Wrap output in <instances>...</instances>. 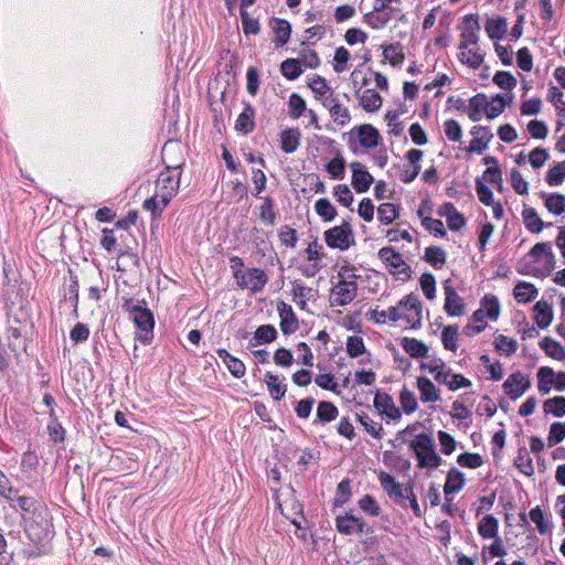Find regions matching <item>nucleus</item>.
<instances>
[{"label":"nucleus","instance_id":"nucleus-1","mask_svg":"<svg viewBox=\"0 0 565 565\" xmlns=\"http://www.w3.org/2000/svg\"><path fill=\"white\" fill-rule=\"evenodd\" d=\"M554 268L551 249H530L522 258L519 271L535 277L545 276Z\"/></svg>","mask_w":565,"mask_h":565},{"label":"nucleus","instance_id":"nucleus-2","mask_svg":"<svg viewBox=\"0 0 565 565\" xmlns=\"http://www.w3.org/2000/svg\"><path fill=\"white\" fill-rule=\"evenodd\" d=\"M409 448L415 452L419 468L435 469L441 465V458L435 451V443L429 435H417L409 441Z\"/></svg>","mask_w":565,"mask_h":565},{"label":"nucleus","instance_id":"nucleus-3","mask_svg":"<svg viewBox=\"0 0 565 565\" xmlns=\"http://www.w3.org/2000/svg\"><path fill=\"white\" fill-rule=\"evenodd\" d=\"M395 321L404 320L407 328L416 329L422 322L420 302L414 295L405 296L396 306H393Z\"/></svg>","mask_w":565,"mask_h":565},{"label":"nucleus","instance_id":"nucleus-4","mask_svg":"<svg viewBox=\"0 0 565 565\" xmlns=\"http://www.w3.org/2000/svg\"><path fill=\"white\" fill-rule=\"evenodd\" d=\"M179 169L180 164L173 168L167 167L158 177L156 192L158 196L162 198L163 205H168L179 191L181 178Z\"/></svg>","mask_w":565,"mask_h":565},{"label":"nucleus","instance_id":"nucleus-5","mask_svg":"<svg viewBox=\"0 0 565 565\" xmlns=\"http://www.w3.org/2000/svg\"><path fill=\"white\" fill-rule=\"evenodd\" d=\"M124 308L140 330L146 332L152 331L154 326L153 315L145 307L143 301L127 298L124 301Z\"/></svg>","mask_w":565,"mask_h":565},{"label":"nucleus","instance_id":"nucleus-6","mask_svg":"<svg viewBox=\"0 0 565 565\" xmlns=\"http://www.w3.org/2000/svg\"><path fill=\"white\" fill-rule=\"evenodd\" d=\"M234 277L241 288L248 289L252 292L260 291L267 282L266 274L257 268L235 270Z\"/></svg>","mask_w":565,"mask_h":565},{"label":"nucleus","instance_id":"nucleus-7","mask_svg":"<svg viewBox=\"0 0 565 565\" xmlns=\"http://www.w3.org/2000/svg\"><path fill=\"white\" fill-rule=\"evenodd\" d=\"M358 295V285L354 280H339L331 289V306H347Z\"/></svg>","mask_w":565,"mask_h":565},{"label":"nucleus","instance_id":"nucleus-8","mask_svg":"<svg viewBox=\"0 0 565 565\" xmlns=\"http://www.w3.org/2000/svg\"><path fill=\"white\" fill-rule=\"evenodd\" d=\"M379 257L394 276L401 279L409 277V266L395 249H379Z\"/></svg>","mask_w":565,"mask_h":565},{"label":"nucleus","instance_id":"nucleus-9","mask_svg":"<svg viewBox=\"0 0 565 565\" xmlns=\"http://www.w3.org/2000/svg\"><path fill=\"white\" fill-rule=\"evenodd\" d=\"M461 42L458 46L459 50H466L469 45H476L479 40L480 23L478 15L468 14L463 18L461 26Z\"/></svg>","mask_w":565,"mask_h":565},{"label":"nucleus","instance_id":"nucleus-10","mask_svg":"<svg viewBox=\"0 0 565 565\" xmlns=\"http://www.w3.org/2000/svg\"><path fill=\"white\" fill-rule=\"evenodd\" d=\"M531 381L527 375L516 372L511 374L503 383L502 387L507 395L511 399L515 401L520 398L526 390H529Z\"/></svg>","mask_w":565,"mask_h":565},{"label":"nucleus","instance_id":"nucleus-11","mask_svg":"<svg viewBox=\"0 0 565 565\" xmlns=\"http://www.w3.org/2000/svg\"><path fill=\"white\" fill-rule=\"evenodd\" d=\"M352 171V186L358 193L366 192L374 179L372 174L365 169L364 164L359 161H353L350 164Z\"/></svg>","mask_w":565,"mask_h":565},{"label":"nucleus","instance_id":"nucleus-12","mask_svg":"<svg viewBox=\"0 0 565 565\" xmlns=\"http://www.w3.org/2000/svg\"><path fill=\"white\" fill-rule=\"evenodd\" d=\"M335 527L341 534L353 535L364 532L365 522L356 518L352 513L338 515L335 519Z\"/></svg>","mask_w":565,"mask_h":565},{"label":"nucleus","instance_id":"nucleus-13","mask_svg":"<svg viewBox=\"0 0 565 565\" xmlns=\"http://www.w3.org/2000/svg\"><path fill=\"white\" fill-rule=\"evenodd\" d=\"M352 230L349 223H343L326 232L328 247H349Z\"/></svg>","mask_w":565,"mask_h":565},{"label":"nucleus","instance_id":"nucleus-14","mask_svg":"<svg viewBox=\"0 0 565 565\" xmlns=\"http://www.w3.org/2000/svg\"><path fill=\"white\" fill-rule=\"evenodd\" d=\"M374 407L382 414L393 420L401 418V412L395 406L391 395L377 392L374 397Z\"/></svg>","mask_w":565,"mask_h":565},{"label":"nucleus","instance_id":"nucleus-15","mask_svg":"<svg viewBox=\"0 0 565 565\" xmlns=\"http://www.w3.org/2000/svg\"><path fill=\"white\" fill-rule=\"evenodd\" d=\"M280 317V329L285 334L294 333L298 329V319L290 305L280 301L277 306Z\"/></svg>","mask_w":565,"mask_h":565},{"label":"nucleus","instance_id":"nucleus-16","mask_svg":"<svg viewBox=\"0 0 565 565\" xmlns=\"http://www.w3.org/2000/svg\"><path fill=\"white\" fill-rule=\"evenodd\" d=\"M379 481L382 489L387 493L390 498L395 500L405 498V489L390 473L381 471L379 475Z\"/></svg>","mask_w":565,"mask_h":565},{"label":"nucleus","instance_id":"nucleus-17","mask_svg":"<svg viewBox=\"0 0 565 565\" xmlns=\"http://www.w3.org/2000/svg\"><path fill=\"white\" fill-rule=\"evenodd\" d=\"M489 100L484 94H477L470 98L467 115L473 122L481 120L482 114L488 115Z\"/></svg>","mask_w":565,"mask_h":565},{"label":"nucleus","instance_id":"nucleus-18","mask_svg":"<svg viewBox=\"0 0 565 565\" xmlns=\"http://www.w3.org/2000/svg\"><path fill=\"white\" fill-rule=\"evenodd\" d=\"M445 310L451 317H459L465 313V305L461 297L457 294V291L449 287H445Z\"/></svg>","mask_w":565,"mask_h":565},{"label":"nucleus","instance_id":"nucleus-19","mask_svg":"<svg viewBox=\"0 0 565 565\" xmlns=\"http://www.w3.org/2000/svg\"><path fill=\"white\" fill-rule=\"evenodd\" d=\"M360 145L363 148H375L380 143L381 136L379 130L371 124H363L356 127Z\"/></svg>","mask_w":565,"mask_h":565},{"label":"nucleus","instance_id":"nucleus-20","mask_svg":"<svg viewBox=\"0 0 565 565\" xmlns=\"http://www.w3.org/2000/svg\"><path fill=\"white\" fill-rule=\"evenodd\" d=\"M417 388L419 391L420 401L423 403H435L441 398L439 390L426 376L417 377Z\"/></svg>","mask_w":565,"mask_h":565},{"label":"nucleus","instance_id":"nucleus-21","mask_svg":"<svg viewBox=\"0 0 565 565\" xmlns=\"http://www.w3.org/2000/svg\"><path fill=\"white\" fill-rule=\"evenodd\" d=\"M534 321L540 329H546L553 320V308L545 301L540 300L533 307Z\"/></svg>","mask_w":565,"mask_h":565},{"label":"nucleus","instance_id":"nucleus-22","mask_svg":"<svg viewBox=\"0 0 565 565\" xmlns=\"http://www.w3.org/2000/svg\"><path fill=\"white\" fill-rule=\"evenodd\" d=\"M255 127V108L250 104H246L243 111L235 121V129L244 135L253 131Z\"/></svg>","mask_w":565,"mask_h":565},{"label":"nucleus","instance_id":"nucleus-23","mask_svg":"<svg viewBox=\"0 0 565 565\" xmlns=\"http://www.w3.org/2000/svg\"><path fill=\"white\" fill-rule=\"evenodd\" d=\"M8 344L15 353L25 351L26 337L24 327L10 326L7 330Z\"/></svg>","mask_w":565,"mask_h":565},{"label":"nucleus","instance_id":"nucleus-24","mask_svg":"<svg viewBox=\"0 0 565 565\" xmlns=\"http://www.w3.org/2000/svg\"><path fill=\"white\" fill-rule=\"evenodd\" d=\"M270 26L275 33L274 43L277 46L285 45L289 41V38H290V33H291L290 23L286 20L275 18L270 21Z\"/></svg>","mask_w":565,"mask_h":565},{"label":"nucleus","instance_id":"nucleus-25","mask_svg":"<svg viewBox=\"0 0 565 565\" xmlns=\"http://www.w3.org/2000/svg\"><path fill=\"white\" fill-rule=\"evenodd\" d=\"M301 132L299 129L288 128L280 132L281 150L285 153H294L300 145Z\"/></svg>","mask_w":565,"mask_h":565},{"label":"nucleus","instance_id":"nucleus-26","mask_svg":"<svg viewBox=\"0 0 565 565\" xmlns=\"http://www.w3.org/2000/svg\"><path fill=\"white\" fill-rule=\"evenodd\" d=\"M439 214L446 217L448 226L452 231H458L465 225V217L456 210L452 203L443 204Z\"/></svg>","mask_w":565,"mask_h":565},{"label":"nucleus","instance_id":"nucleus-27","mask_svg":"<svg viewBox=\"0 0 565 565\" xmlns=\"http://www.w3.org/2000/svg\"><path fill=\"white\" fill-rule=\"evenodd\" d=\"M498 529L499 521L492 514L483 516L478 524V533L483 539H497Z\"/></svg>","mask_w":565,"mask_h":565},{"label":"nucleus","instance_id":"nucleus-28","mask_svg":"<svg viewBox=\"0 0 565 565\" xmlns=\"http://www.w3.org/2000/svg\"><path fill=\"white\" fill-rule=\"evenodd\" d=\"M465 486L463 473L456 468H451L447 475L444 492L446 495L459 492Z\"/></svg>","mask_w":565,"mask_h":565},{"label":"nucleus","instance_id":"nucleus-29","mask_svg":"<svg viewBox=\"0 0 565 565\" xmlns=\"http://www.w3.org/2000/svg\"><path fill=\"white\" fill-rule=\"evenodd\" d=\"M277 338V331L271 324H263L254 332L250 345H262L273 342Z\"/></svg>","mask_w":565,"mask_h":565},{"label":"nucleus","instance_id":"nucleus-30","mask_svg":"<svg viewBox=\"0 0 565 565\" xmlns=\"http://www.w3.org/2000/svg\"><path fill=\"white\" fill-rule=\"evenodd\" d=\"M306 250V260L301 264V271L307 277H313L320 266V253L319 249H305Z\"/></svg>","mask_w":565,"mask_h":565},{"label":"nucleus","instance_id":"nucleus-31","mask_svg":"<svg viewBox=\"0 0 565 565\" xmlns=\"http://www.w3.org/2000/svg\"><path fill=\"white\" fill-rule=\"evenodd\" d=\"M514 298L519 302H530L537 297V289L530 282L520 281L513 290Z\"/></svg>","mask_w":565,"mask_h":565},{"label":"nucleus","instance_id":"nucleus-32","mask_svg":"<svg viewBox=\"0 0 565 565\" xmlns=\"http://www.w3.org/2000/svg\"><path fill=\"white\" fill-rule=\"evenodd\" d=\"M402 347L412 358L416 359L426 356L428 352L427 345L415 338H404Z\"/></svg>","mask_w":565,"mask_h":565},{"label":"nucleus","instance_id":"nucleus-33","mask_svg":"<svg viewBox=\"0 0 565 565\" xmlns=\"http://www.w3.org/2000/svg\"><path fill=\"white\" fill-rule=\"evenodd\" d=\"M540 347L544 350V352L555 360H563L565 358V349L564 347L557 342L556 340L545 337L541 342Z\"/></svg>","mask_w":565,"mask_h":565},{"label":"nucleus","instance_id":"nucleus-34","mask_svg":"<svg viewBox=\"0 0 565 565\" xmlns=\"http://www.w3.org/2000/svg\"><path fill=\"white\" fill-rule=\"evenodd\" d=\"M360 104L366 111H376L382 106V97L374 89H365L361 95Z\"/></svg>","mask_w":565,"mask_h":565},{"label":"nucleus","instance_id":"nucleus-35","mask_svg":"<svg viewBox=\"0 0 565 565\" xmlns=\"http://www.w3.org/2000/svg\"><path fill=\"white\" fill-rule=\"evenodd\" d=\"M486 32L492 40H500L507 32L504 18L489 19L486 23Z\"/></svg>","mask_w":565,"mask_h":565},{"label":"nucleus","instance_id":"nucleus-36","mask_svg":"<svg viewBox=\"0 0 565 565\" xmlns=\"http://www.w3.org/2000/svg\"><path fill=\"white\" fill-rule=\"evenodd\" d=\"M265 383L267 384L271 397L280 401L285 396L287 386L280 383L278 376L274 375L271 372H266Z\"/></svg>","mask_w":565,"mask_h":565},{"label":"nucleus","instance_id":"nucleus-37","mask_svg":"<svg viewBox=\"0 0 565 565\" xmlns=\"http://www.w3.org/2000/svg\"><path fill=\"white\" fill-rule=\"evenodd\" d=\"M338 408L331 402H320L317 408V418L320 423H330L337 418Z\"/></svg>","mask_w":565,"mask_h":565},{"label":"nucleus","instance_id":"nucleus-38","mask_svg":"<svg viewBox=\"0 0 565 565\" xmlns=\"http://www.w3.org/2000/svg\"><path fill=\"white\" fill-rule=\"evenodd\" d=\"M358 420L364 427V429L374 438L382 439L384 429L381 424L373 422L370 416L365 413L356 415Z\"/></svg>","mask_w":565,"mask_h":565},{"label":"nucleus","instance_id":"nucleus-39","mask_svg":"<svg viewBox=\"0 0 565 565\" xmlns=\"http://www.w3.org/2000/svg\"><path fill=\"white\" fill-rule=\"evenodd\" d=\"M543 411L546 414H552L555 417H562L565 415V397L555 396L548 398L543 403Z\"/></svg>","mask_w":565,"mask_h":565},{"label":"nucleus","instance_id":"nucleus-40","mask_svg":"<svg viewBox=\"0 0 565 565\" xmlns=\"http://www.w3.org/2000/svg\"><path fill=\"white\" fill-rule=\"evenodd\" d=\"M459 337V329L457 326H446L441 332V342L445 349L456 351L458 348L457 341Z\"/></svg>","mask_w":565,"mask_h":565},{"label":"nucleus","instance_id":"nucleus-41","mask_svg":"<svg viewBox=\"0 0 565 565\" xmlns=\"http://www.w3.org/2000/svg\"><path fill=\"white\" fill-rule=\"evenodd\" d=\"M525 226L532 233H539L543 228V222L533 207H525L522 212Z\"/></svg>","mask_w":565,"mask_h":565},{"label":"nucleus","instance_id":"nucleus-42","mask_svg":"<svg viewBox=\"0 0 565 565\" xmlns=\"http://www.w3.org/2000/svg\"><path fill=\"white\" fill-rule=\"evenodd\" d=\"M494 347L497 351H499L500 353L510 356L516 352L518 342L512 338L499 334L498 337H495Z\"/></svg>","mask_w":565,"mask_h":565},{"label":"nucleus","instance_id":"nucleus-43","mask_svg":"<svg viewBox=\"0 0 565 565\" xmlns=\"http://www.w3.org/2000/svg\"><path fill=\"white\" fill-rule=\"evenodd\" d=\"M529 516L531 521L536 525V529L540 534H546L551 531V524L546 520L544 512L540 507L531 509Z\"/></svg>","mask_w":565,"mask_h":565},{"label":"nucleus","instance_id":"nucleus-44","mask_svg":"<svg viewBox=\"0 0 565 565\" xmlns=\"http://www.w3.org/2000/svg\"><path fill=\"white\" fill-rule=\"evenodd\" d=\"M281 74L290 81H294L302 73L301 64L296 58H287L280 65Z\"/></svg>","mask_w":565,"mask_h":565},{"label":"nucleus","instance_id":"nucleus-45","mask_svg":"<svg viewBox=\"0 0 565 565\" xmlns=\"http://www.w3.org/2000/svg\"><path fill=\"white\" fill-rule=\"evenodd\" d=\"M460 51V61L468 65L471 68H478L483 63V54H481L478 50L473 49H463Z\"/></svg>","mask_w":565,"mask_h":565},{"label":"nucleus","instance_id":"nucleus-46","mask_svg":"<svg viewBox=\"0 0 565 565\" xmlns=\"http://www.w3.org/2000/svg\"><path fill=\"white\" fill-rule=\"evenodd\" d=\"M545 207L555 215L565 212V195L559 193L548 194L545 198Z\"/></svg>","mask_w":565,"mask_h":565},{"label":"nucleus","instance_id":"nucleus-47","mask_svg":"<svg viewBox=\"0 0 565 565\" xmlns=\"http://www.w3.org/2000/svg\"><path fill=\"white\" fill-rule=\"evenodd\" d=\"M471 320H472V322H475V324L468 323L465 327V333L469 337L480 333L486 328L484 310L478 309L477 311H475Z\"/></svg>","mask_w":565,"mask_h":565},{"label":"nucleus","instance_id":"nucleus-48","mask_svg":"<svg viewBox=\"0 0 565 565\" xmlns=\"http://www.w3.org/2000/svg\"><path fill=\"white\" fill-rule=\"evenodd\" d=\"M315 210L326 222H331L337 215L334 206L328 199H319L315 204Z\"/></svg>","mask_w":565,"mask_h":565},{"label":"nucleus","instance_id":"nucleus-49","mask_svg":"<svg viewBox=\"0 0 565 565\" xmlns=\"http://www.w3.org/2000/svg\"><path fill=\"white\" fill-rule=\"evenodd\" d=\"M492 139H493L492 131L484 134V135L475 136L473 139L470 141L468 151L481 154L488 149L489 143Z\"/></svg>","mask_w":565,"mask_h":565},{"label":"nucleus","instance_id":"nucleus-50","mask_svg":"<svg viewBox=\"0 0 565 565\" xmlns=\"http://www.w3.org/2000/svg\"><path fill=\"white\" fill-rule=\"evenodd\" d=\"M554 371L551 367L543 366L537 371L539 390L544 394L551 391L554 381Z\"/></svg>","mask_w":565,"mask_h":565},{"label":"nucleus","instance_id":"nucleus-51","mask_svg":"<svg viewBox=\"0 0 565 565\" xmlns=\"http://www.w3.org/2000/svg\"><path fill=\"white\" fill-rule=\"evenodd\" d=\"M399 401L402 408L406 414L414 413L418 407L415 394L406 387L402 390Z\"/></svg>","mask_w":565,"mask_h":565},{"label":"nucleus","instance_id":"nucleus-52","mask_svg":"<svg viewBox=\"0 0 565 565\" xmlns=\"http://www.w3.org/2000/svg\"><path fill=\"white\" fill-rule=\"evenodd\" d=\"M290 117L298 119L306 110V102L298 94L292 93L288 102Z\"/></svg>","mask_w":565,"mask_h":565},{"label":"nucleus","instance_id":"nucleus-53","mask_svg":"<svg viewBox=\"0 0 565 565\" xmlns=\"http://www.w3.org/2000/svg\"><path fill=\"white\" fill-rule=\"evenodd\" d=\"M481 303L484 310V317L487 316L491 320H497L500 315V305L497 297L486 296Z\"/></svg>","mask_w":565,"mask_h":565},{"label":"nucleus","instance_id":"nucleus-54","mask_svg":"<svg viewBox=\"0 0 565 565\" xmlns=\"http://www.w3.org/2000/svg\"><path fill=\"white\" fill-rule=\"evenodd\" d=\"M329 114L333 122L341 127L347 126L351 121L350 110L342 104H339L335 108L330 109Z\"/></svg>","mask_w":565,"mask_h":565},{"label":"nucleus","instance_id":"nucleus-55","mask_svg":"<svg viewBox=\"0 0 565 565\" xmlns=\"http://www.w3.org/2000/svg\"><path fill=\"white\" fill-rule=\"evenodd\" d=\"M493 83L502 89L511 90L516 86L515 77L504 71H499L493 76Z\"/></svg>","mask_w":565,"mask_h":565},{"label":"nucleus","instance_id":"nucleus-56","mask_svg":"<svg viewBox=\"0 0 565 565\" xmlns=\"http://www.w3.org/2000/svg\"><path fill=\"white\" fill-rule=\"evenodd\" d=\"M347 352L351 358H358L365 352L363 339L358 335H350L347 339Z\"/></svg>","mask_w":565,"mask_h":565},{"label":"nucleus","instance_id":"nucleus-57","mask_svg":"<svg viewBox=\"0 0 565 565\" xmlns=\"http://www.w3.org/2000/svg\"><path fill=\"white\" fill-rule=\"evenodd\" d=\"M565 438V423H553L550 427L547 443L548 447H553Z\"/></svg>","mask_w":565,"mask_h":565},{"label":"nucleus","instance_id":"nucleus-58","mask_svg":"<svg viewBox=\"0 0 565 565\" xmlns=\"http://www.w3.org/2000/svg\"><path fill=\"white\" fill-rule=\"evenodd\" d=\"M359 508L371 516H377L381 509L375 499L370 494H364L358 502Z\"/></svg>","mask_w":565,"mask_h":565},{"label":"nucleus","instance_id":"nucleus-59","mask_svg":"<svg viewBox=\"0 0 565 565\" xmlns=\"http://www.w3.org/2000/svg\"><path fill=\"white\" fill-rule=\"evenodd\" d=\"M260 220L268 225L275 223L276 214L274 211V202L270 198H265L259 211Z\"/></svg>","mask_w":565,"mask_h":565},{"label":"nucleus","instance_id":"nucleus-60","mask_svg":"<svg viewBox=\"0 0 565 565\" xmlns=\"http://www.w3.org/2000/svg\"><path fill=\"white\" fill-rule=\"evenodd\" d=\"M507 106V102L501 94H497L492 97V102H489L488 106V118L493 119L501 115Z\"/></svg>","mask_w":565,"mask_h":565},{"label":"nucleus","instance_id":"nucleus-61","mask_svg":"<svg viewBox=\"0 0 565 565\" xmlns=\"http://www.w3.org/2000/svg\"><path fill=\"white\" fill-rule=\"evenodd\" d=\"M510 177H511V184H512V188L514 189V191L518 194H520V195L527 194V192H529V183L522 177L520 171L516 170V169H512L511 173H510Z\"/></svg>","mask_w":565,"mask_h":565},{"label":"nucleus","instance_id":"nucleus-62","mask_svg":"<svg viewBox=\"0 0 565 565\" xmlns=\"http://www.w3.org/2000/svg\"><path fill=\"white\" fill-rule=\"evenodd\" d=\"M444 131L451 141H459L462 137V130L459 122L455 119H447L444 122Z\"/></svg>","mask_w":565,"mask_h":565},{"label":"nucleus","instance_id":"nucleus-63","mask_svg":"<svg viewBox=\"0 0 565 565\" xmlns=\"http://www.w3.org/2000/svg\"><path fill=\"white\" fill-rule=\"evenodd\" d=\"M457 462L462 467L476 469L482 466L483 460L478 454L466 452L458 456Z\"/></svg>","mask_w":565,"mask_h":565},{"label":"nucleus","instance_id":"nucleus-64","mask_svg":"<svg viewBox=\"0 0 565 565\" xmlns=\"http://www.w3.org/2000/svg\"><path fill=\"white\" fill-rule=\"evenodd\" d=\"M548 158V151L545 148L537 147L531 151L529 161L533 169H539L546 162Z\"/></svg>","mask_w":565,"mask_h":565}]
</instances>
